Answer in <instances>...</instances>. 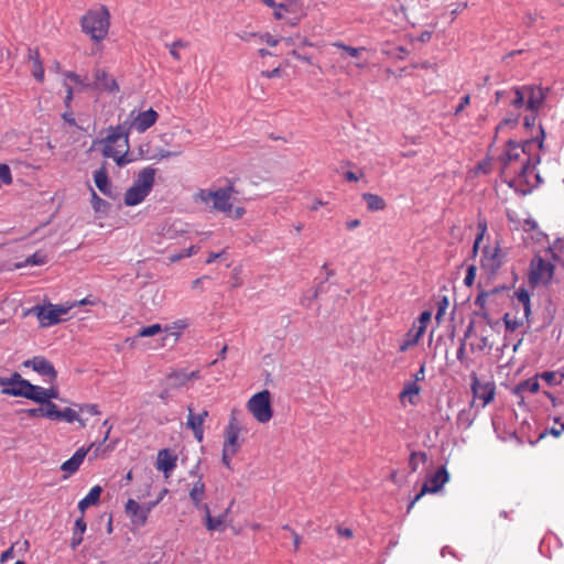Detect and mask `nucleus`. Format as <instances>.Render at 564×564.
<instances>
[{
  "label": "nucleus",
  "mask_w": 564,
  "mask_h": 564,
  "mask_svg": "<svg viewBox=\"0 0 564 564\" xmlns=\"http://www.w3.org/2000/svg\"><path fill=\"white\" fill-rule=\"evenodd\" d=\"M542 148L543 140H527L523 143L512 140L507 142L500 163L502 180L509 187L525 195L540 184V175L535 172L540 158L532 155V151Z\"/></svg>",
  "instance_id": "obj_1"
},
{
  "label": "nucleus",
  "mask_w": 564,
  "mask_h": 564,
  "mask_svg": "<svg viewBox=\"0 0 564 564\" xmlns=\"http://www.w3.org/2000/svg\"><path fill=\"white\" fill-rule=\"evenodd\" d=\"M237 193L232 182H229L227 187L212 189H198L193 195V202L203 204L213 212H219L228 218L238 220L243 217L246 209L242 206H234L231 203L232 194Z\"/></svg>",
  "instance_id": "obj_2"
},
{
  "label": "nucleus",
  "mask_w": 564,
  "mask_h": 564,
  "mask_svg": "<svg viewBox=\"0 0 564 564\" xmlns=\"http://www.w3.org/2000/svg\"><path fill=\"white\" fill-rule=\"evenodd\" d=\"M100 143L102 144V155L111 158L117 165L123 166L130 162L127 159L129 153V129H127V123L110 127Z\"/></svg>",
  "instance_id": "obj_3"
},
{
  "label": "nucleus",
  "mask_w": 564,
  "mask_h": 564,
  "mask_svg": "<svg viewBox=\"0 0 564 564\" xmlns=\"http://www.w3.org/2000/svg\"><path fill=\"white\" fill-rule=\"evenodd\" d=\"M82 31L95 43L102 42L110 28V12L105 6L88 10L80 19Z\"/></svg>",
  "instance_id": "obj_4"
},
{
  "label": "nucleus",
  "mask_w": 564,
  "mask_h": 564,
  "mask_svg": "<svg viewBox=\"0 0 564 564\" xmlns=\"http://www.w3.org/2000/svg\"><path fill=\"white\" fill-rule=\"evenodd\" d=\"M155 173L156 170L152 166L144 167L138 173L133 185L124 193L126 206H135L145 199L154 185Z\"/></svg>",
  "instance_id": "obj_5"
},
{
  "label": "nucleus",
  "mask_w": 564,
  "mask_h": 564,
  "mask_svg": "<svg viewBox=\"0 0 564 564\" xmlns=\"http://www.w3.org/2000/svg\"><path fill=\"white\" fill-rule=\"evenodd\" d=\"M531 313L530 308V295L525 290L516 292L513 300V310L507 312L503 316V322L508 330H516L528 322Z\"/></svg>",
  "instance_id": "obj_6"
},
{
  "label": "nucleus",
  "mask_w": 564,
  "mask_h": 564,
  "mask_svg": "<svg viewBox=\"0 0 564 564\" xmlns=\"http://www.w3.org/2000/svg\"><path fill=\"white\" fill-rule=\"evenodd\" d=\"M247 410L259 423H268L273 416L271 405V393L269 390H262L253 394L247 402Z\"/></svg>",
  "instance_id": "obj_7"
},
{
  "label": "nucleus",
  "mask_w": 564,
  "mask_h": 564,
  "mask_svg": "<svg viewBox=\"0 0 564 564\" xmlns=\"http://www.w3.org/2000/svg\"><path fill=\"white\" fill-rule=\"evenodd\" d=\"M306 17L303 0H282L276 3L273 18L278 21L288 19L291 26L297 25Z\"/></svg>",
  "instance_id": "obj_8"
},
{
  "label": "nucleus",
  "mask_w": 564,
  "mask_h": 564,
  "mask_svg": "<svg viewBox=\"0 0 564 564\" xmlns=\"http://www.w3.org/2000/svg\"><path fill=\"white\" fill-rule=\"evenodd\" d=\"M555 265L550 260L536 254L532 258L529 269V281L532 285L547 284L554 274Z\"/></svg>",
  "instance_id": "obj_9"
},
{
  "label": "nucleus",
  "mask_w": 564,
  "mask_h": 564,
  "mask_svg": "<svg viewBox=\"0 0 564 564\" xmlns=\"http://www.w3.org/2000/svg\"><path fill=\"white\" fill-rule=\"evenodd\" d=\"M448 479L449 475L446 468L444 466L440 467L433 475L427 477L419 494L409 503L408 512H410L414 505L426 494L438 492L443 488V486L448 481Z\"/></svg>",
  "instance_id": "obj_10"
},
{
  "label": "nucleus",
  "mask_w": 564,
  "mask_h": 564,
  "mask_svg": "<svg viewBox=\"0 0 564 564\" xmlns=\"http://www.w3.org/2000/svg\"><path fill=\"white\" fill-rule=\"evenodd\" d=\"M471 392L475 399H479L482 402V408L494 401L496 395V384L494 381L481 382L475 372L470 376Z\"/></svg>",
  "instance_id": "obj_11"
},
{
  "label": "nucleus",
  "mask_w": 564,
  "mask_h": 564,
  "mask_svg": "<svg viewBox=\"0 0 564 564\" xmlns=\"http://www.w3.org/2000/svg\"><path fill=\"white\" fill-rule=\"evenodd\" d=\"M129 117L130 122H126L129 132L131 130L144 132L156 122L159 113L152 108H150L145 111H140L137 115L134 113V111H131Z\"/></svg>",
  "instance_id": "obj_12"
},
{
  "label": "nucleus",
  "mask_w": 564,
  "mask_h": 564,
  "mask_svg": "<svg viewBox=\"0 0 564 564\" xmlns=\"http://www.w3.org/2000/svg\"><path fill=\"white\" fill-rule=\"evenodd\" d=\"M29 381L23 379L20 373L14 372L10 377H0L1 392L12 397H25Z\"/></svg>",
  "instance_id": "obj_13"
},
{
  "label": "nucleus",
  "mask_w": 564,
  "mask_h": 564,
  "mask_svg": "<svg viewBox=\"0 0 564 564\" xmlns=\"http://www.w3.org/2000/svg\"><path fill=\"white\" fill-rule=\"evenodd\" d=\"M505 253L499 246L485 247L480 259V265L490 274H495L502 265Z\"/></svg>",
  "instance_id": "obj_14"
},
{
  "label": "nucleus",
  "mask_w": 564,
  "mask_h": 564,
  "mask_svg": "<svg viewBox=\"0 0 564 564\" xmlns=\"http://www.w3.org/2000/svg\"><path fill=\"white\" fill-rule=\"evenodd\" d=\"M198 379H200V371L198 369L191 372H187L184 369L175 370L169 373L166 377L169 386L172 389H182L188 387L191 383Z\"/></svg>",
  "instance_id": "obj_15"
},
{
  "label": "nucleus",
  "mask_w": 564,
  "mask_h": 564,
  "mask_svg": "<svg viewBox=\"0 0 564 564\" xmlns=\"http://www.w3.org/2000/svg\"><path fill=\"white\" fill-rule=\"evenodd\" d=\"M126 514L129 517L132 525L142 528L149 518V508H143L135 500L129 499L124 506Z\"/></svg>",
  "instance_id": "obj_16"
},
{
  "label": "nucleus",
  "mask_w": 564,
  "mask_h": 564,
  "mask_svg": "<svg viewBox=\"0 0 564 564\" xmlns=\"http://www.w3.org/2000/svg\"><path fill=\"white\" fill-rule=\"evenodd\" d=\"M525 108L532 112L539 111L544 104L546 93L543 88L533 85H523Z\"/></svg>",
  "instance_id": "obj_17"
},
{
  "label": "nucleus",
  "mask_w": 564,
  "mask_h": 564,
  "mask_svg": "<svg viewBox=\"0 0 564 564\" xmlns=\"http://www.w3.org/2000/svg\"><path fill=\"white\" fill-rule=\"evenodd\" d=\"M330 46L335 47V48H337L339 51V58L341 61H345L346 58L350 57V58L355 59L354 65L357 68L362 69V68L367 67V63L360 61V56L366 51V47H364V46H360V47L349 46V45H346L345 43H343L340 41L333 42L330 44Z\"/></svg>",
  "instance_id": "obj_18"
},
{
  "label": "nucleus",
  "mask_w": 564,
  "mask_h": 564,
  "mask_svg": "<svg viewBox=\"0 0 564 564\" xmlns=\"http://www.w3.org/2000/svg\"><path fill=\"white\" fill-rule=\"evenodd\" d=\"M330 46L335 47V48H337L339 51V58L341 61H345L346 58L350 57V58L355 59L354 65L357 68L362 69V68L367 67V63L360 61V56L366 51V47H364V46H360V47L349 46V45H346L345 43H343L340 41L333 42L330 44Z\"/></svg>",
  "instance_id": "obj_19"
},
{
  "label": "nucleus",
  "mask_w": 564,
  "mask_h": 564,
  "mask_svg": "<svg viewBox=\"0 0 564 564\" xmlns=\"http://www.w3.org/2000/svg\"><path fill=\"white\" fill-rule=\"evenodd\" d=\"M330 46L335 47V48H337L339 51V58L341 61H345L346 58L350 57V58L355 59L354 65L357 68L362 69V68L367 67V63L360 61V56L366 51V47H364V46H360V47L349 46V45H346L345 43H343L340 41L333 42L330 44Z\"/></svg>",
  "instance_id": "obj_20"
},
{
  "label": "nucleus",
  "mask_w": 564,
  "mask_h": 564,
  "mask_svg": "<svg viewBox=\"0 0 564 564\" xmlns=\"http://www.w3.org/2000/svg\"><path fill=\"white\" fill-rule=\"evenodd\" d=\"M23 366L26 368L31 367L35 372L47 378L50 382H53L57 377V372L52 362L41 356L25 360Z\"/></svg>",
  "instance_id": "obj_21"
},
{
  "label": "nucleus",
  "mask_w": 564,
  "mask_h": 564,
  "mask_svg": "<svg viewBox=\"0 0 564 564\" xmlns=\"http://www.w3.org/2000/svg\"><path fill=\"white\" fill-rule=\"evenodd\" d=\"M208 416V411L204 410L202 413L195 415L193 412V408L188 406V416L186 421V425L194 433V437L198 442H203L204 438V422Z\"/></svg>",
  "instance_id": "obj_22"
},
{
  "label": "nucleus",
  "mask_w": 564,
  "mask_h": 564,
  "mask_svg": "<svg viewBox=\"0 0 564 564\" xmlns=\"http://www.w3.org/2000/svg\"><path fill=\"white\" fill-rule=\"evenodd\" d=\"M239 433L240 429L238 423L236 422L235 417H231L228 426L226 427L225 442L223 447L227 449H234V452L238 453L240 449Z\"/></svg>",
  "instance_id": "obj_23"
},
{
  "label": "nucleus",
  "mask_w": 564,
  "mask_h": 564,
  "mask_svg": "<svg viewBox=\"0 0 564 564\" xmlns=\"http://www.w3.org/2000/svg\"><path fill=\"white\" fill-rule=\"evenodd\" d=\"M177 457L170 449L164 448L158 453L156 468L166 477L175 469Z\"/></svg>",
  "instance_id": "obj_24"
},
{
  "label": "nucleus",
  "mask_w": 564,
  "mask_h": 564,
  "mask_svg": "<svg viewBox=\"0 0 564 564\" xmlns=\"http://www.w3.org/2000/svg\"><path fill=\"white\" fill-rule=\"evenodd\" d=\"M95 80H94V87L99 90H105L109 93H116L119 90V86L116 82V79L108 75L106 70L104 69H96L95 72Z\"/></svg>",
  "instance_id": "obj_25"
},
{
  "label": "nucleus",
  "mask_w": 564,
  "mask_h": 564,
  "mask_svg": "<svg viewBox=\"0 0 564 564\" xmlns=\"http://www.w3.org/2000/svg\"><path fill=\"white\" fill-rule=\"evenodd\" d=\"M93 446L94 444H90L87 448H78L69 459L62 464L61 469L66 471L68 475L76 473Z\"/></svg>",
  "instance_id": "obj_26"
},
{
  "label": "nucleus",
  "mask_w": 564,
  "mask_h": 564,
  "mask_svg": "<svg viewBox=\"0 0 564 564\" xmlns=\"http://www.w3.org/2000/svg\"><path fill=\"white\" fill-rule=\"evenodd\" d=\"M32 312L35 313L40 324L44 327L58 324L62 321V318H57L52 304L47 306H35L33 307Z\"/></svg>",
  "instance_id": "obj_27"
},
{
  "label": "nucleus",
  "mask_w": 564,
  "mask_h": 564,
  "mask_svg": "<svg viewBox=\"0 0 564 564\" xmlns=\"http://www.w3.org/2000/svg\"><path fill=\"white\" fill-rule=\"evenodd\" d=\"M423 334V326H416V324H413L400 344L399 351L405 352L409 348L417 345Z\"/></svg>",
  "instance_id": "obj_28"
},
{
  "label": "nucleus",
  "mask_w": 564,
  "mask_h": 564,
  "mask_svg": "<svg viewBox=\"0 0 564 564\" xmlns=\"http://www.w3.org/2000/svg\"><path fill=\"white\" fill-rule=\"evenodd\" d=\"M29 59L32 63V76L40 83L44 80V66L39 50H29Z\"/></svg>",
  "instance_id": "obj_29"
},
{
  "label": "nucleus",
  "mask_w": 564,
  "mask_h": 564,
  "mask_svg": "<svg viewBox=\"0 0 564 564\" xmlns=\"http://www.w3.org/2000/svg\"><path fill=\"white\" fill-rule=\"evenodd\" d=\"M421 393V387L416 382H406L399 394L400 401L403 402L405 399L411 405L417 403V397Z\"/></svg>",
  "instance_id": "obj_30"
},
{
  "label": "nucleus",
  "mask_w": 564,
  "mask_h": 564,
  "mask_svg": "<svg viewBox=\"0 0 564 564\" xmlns=\"http://www.w3.org/2000/svg\"><path fill=\"white\" fill-rule=\"evenodd\" d=\"M94 182L97 188L106 196H110L111 186L108 178V172L105 166H101L94 173Z\"/></svg>",
  "instance_id": "obj_31"
},
{
  "label": "nucleus",
  "mask_w": 564,
  "mask_h": 564,
  "mask_svg": "<svg viewBox=\"0 0 564 564\" xmlns=\"http://www.w3.org/2000/svg\"><path fill=\"white\" fill-rule=\"evenodd\" d=\"M101 487L94 486L89 492L78 502V509L84 512L88 507L98 503L101 495Z\"/></svg>",
  "instance_id": "obj_32"
},
{
  "label": "nucleus",
  "mask_w": 564,
  "mask_h": 564,
  "mask_svg": "<svg viewBox=\"0 0 564 564\" xmlns=\"http://www.w3.org/2000/svg\"><path fill=\"white\" fill-rule=\"evenodd\" d=\"M86 521L84 519V516H82L75 521V525L73 529V534L70 539V547L73 550L77 549V546L83 542V535L86 531Z\"/></svg>",
  "instance_id": "obj_33"
},
{
  "label": "nucleus",
  "mask_w": 564,
  "mask_h": 564,
  "mask_svg": "<svg viewBox=\"0 0 564 564\" xmlns=\"http://www.w3.org/2000/svg\"><path fill=\"white\" fill-rule=\"evenodd\" d=\"M205 482L203 481L202 476L198 477V479L193 482L192 488L189 489V498L194 506L200 505V502L205 498Z\"/></svg>",
  "instance_id": "obj_34"
},
{
  "label": "nucleus",
  "mask_w": 564,
  "mask_h": 564,
  "mask_svg": "<svg viewBox=\"0 0 564 564\" xmlns=\"http://www.w3.org/2000/svg\"><path fill=\"white\" fill-rule=\"evenodd\" d=\"M507 97L510 100V105L516 109H520L525 106L523 86H516L510 88L508 90Z\"/></svg>",
  "instance_id": "obj_35"
},
{
  "label": "nucleus",
  "mask_w": 564,
  "mask_h": 564,
  "mask_svg": "<svg viewBox=\"0 0 564 564\" xmlns=\"http://www.w3.org/2000/svg\"><path fill=\"white\" fill-rule=\"evenodd\" d=\"M362 199L366 202L367 208L370 212L383 210L387 206L386 200L377 194L365 193L362 194Z\"/></svg>",
  "instance_id": "obj_36"
},
{
  "label": "nucleus",
  "mask_w": 564,
  "mask_h": 564,
  "mask_svg": "<svg viewBox=\"0 0 564 564\" xmlns=\"http://www.w3.org/2000/svg\"><path fill=\"white\" fill-rule=\"evenodd\" d=\"M58 420H63L67 423H73L77 421L82 427L86 426V419L80 416L79 410L76 411L72 408H65L64 410H59Z\"/></svg>",
  "instance_id": "obj_37"
},
{
  "label": "nucleus",
  "mask_w": 564,
  "mask_h": 564,
  "mask_svg": "<svg viewBox=\"0 0 564 564\" xmlns=\"http://www.w3.org/2000/svg\"><path fill=\"white\" fill-rule=\"evenodd\" d=\"M165 46L169 48V53H170L171 57L175 62H181L182 61L181 50L188 48L189 42L184 39H177L170 44H165Z\"/></svg>",
  "instance_id": "obj_38"
},
{
  "label": "nucleus",
  "mask_w": 564,
  "mask_h": 564,
  "mask_svg": "<svg viewBox=\"0 0 564 564\" xmlns=\"http://www.w3.org/2000/svg\"><path fill=\"white\" fill-rule=\"evenodd\" d=\"M44 388L29 382L26 386V394L24 398L37 403H44Z\"/></svg>",
  "instance_id": "obj_39"
},
{
  "label": "nucleus",
  "mask_w": 564,
  "mask_h": 564,
  "mask_svg": "<svg viewBox=\"0 0 564 564\" xmlns=\"http://www.w3.org/2000/svg\"><path fill=\"white\" fill-rule=\"evenodd\" d=\"M226 513L218 517L208 516L204 524L208 531H224L225 530Z\"/></svg>",
  "instance_id": "obj_40"
},
{
  "label": "nucleus",
  "mask_w": 564,
  "mask_h": 564,
  "mask_svg": "<svg viewBox=\"0 0 564 564\" xmlns=\"http://www.w3.org/2000/svg\"><path fill=\"white\" fill-rule=\"evenodd\" d=\"M540 389V383L536 378H531L525 381L520 382L516 389L514 394L519 395L522 392L529 391L531 393H536Z\"/></svg>",
  "instance_id": "obj_41"
},
{
  "label": "nucleus",
  "mask_w": 564,
  "mask_h": 564,
  "mask_svg": "<svg viewBox=\"0 0 564 564\" xmlns=\"http://www.w3.org/2000/svg\"><path fill=\"white\" fill-rule=\"evenodd\" d=\"M188 326L185 319H178L171 325H166L164 330L174 337V340H177L182 334V332Z\"/></svg>",
  "instance_id": "obj_42"
},
{
  "label": "nucleus",
  "mask_w": 564,
  "mask_h": 564,
  "mask_svg": "<svg viewBox=\"0 0 564 564\" xmlns=\"http://www.w3.org/2000/svg\"><path fill=\"white\" fill-rule=\"evenodd\" d=\"M427 460V455L424 452H413L409 458V467L411 471L415 473L421 464Z\"/></svg>",
  "instance_id": "obj_43"
},
{
  "label": "nucleus",
  "mask_w": 564,
  "mask_h": 564,
  "mask_svg": "<svg viewBox=\"0 0 564 564\" xmlns=\"http://www.w3.org/2000/svg\"><path fill=\"white\" fill-rule=\"evenodd\" d=\"M91 206L96 213H105L109 207V204L100 198L91 188Z\"/></svg>",
  "instance_id": "obj_44"
},
{
  "label": "nucleus",
  "mask_w": 564,
  "mask_h": 564,
  "mask_svg": "<svg viewBox=\"0 0 564 564\" xmlns=\"http://www.w3.org/2000/svg\"><path fill=\"white\" fill-rule=\"evenodd\" d=\"M181 153H182V151H173L172 152V151L161 149V150L154 151L153 153L149 154L148 159L160 161V160L167 159L171 156H178V155H181Z\"/></svg>",
  "instance_id": "obj_45"
},
{
  "label": "nucleus",
  "mask_w": 564,
  "mask_h": 564,
  "mask_svg": "<svg viewBox=\"0 0 564 564\" xmlns=\"http://www.w3.org/2000/svg\"><path fill=\"white\" fill-rule=\"evenodd\" d=\"M563 432H564V423L561 422L558 417H555L554 425L550 430L542 433L540 435V438H543L547 433L554 437H560L563 434Z\"/></svg>",
  "instance_id": "obj_46"
},
{
  "label": "nucleus",
  "mask_w": 564,
  "mask_h": 564,
  "mask_svg": "<svg viewBox=\"0 0 564 564\" xmlns=\"http://www.w3.org/2000/svg\"><path fill=\"white\" fill-rule=\"evenodd\" d=\"M44 416L48 417L51 420H58L59 410L57 409L56 404L53 402H44Z\"/></svg>",
  "instance_id": "obj_47"
},
{
  "label": "nucleus",
  "mask_w": 564,
  "mask_h": 564,
  "mask_svg": "<svg viewBox=\"0 0 564 564\" xmlns=\"http://www.w3.org/2000/svg\"><path fill=\"white\" fill-rule=\"evenodd\" d=\"M162 332V327L160 324H153V325H150V326H147V327H142L139 333H138V336L139 337H152L159 333Z\"/></svg>",
  "instance_id": "obj_48"
},
{
  "label": "nucleus",
  "mask_w": 564,
  "mask_h": 564,
  "mask_svg": "<svg viewBox=\"0 0 564 564\" xmlns=\"http://www.w3.org/2000/svg\"><path fill=\"white\" fill-rule=\"evenodd\" d=\"M46 256L41 252H35L32 256L28 257L25 260V264L28 265H41L46 263Z\"/></svg>",
  "instance_id": "obj_49"
},
{
  "label": "nucleus",
  "mask_w": 564,
  "mask_h": 564,
  "mask_svg": "<svg viewBox=\"0 0 564 564\" xmlns=\"http://www.w3.org/2000/svg\"><path fill=\"white\" fill-rule=\"evenodd\" d=\"M0 180L6 185H10L12 183L13 178L8 164L0 163Z\"/></svg>",
  "instance_id": "obj_50"
},
{
  "label": "nucleus",
  "mask_w": 564,
  "mask_h": 564,
  "mask_svg": "<svg viewBox=\"0 0 564 564\" xmlns=\"http://www.w3.org/2000/svg\"><path fill=\"white\" fill-rule=\"evenodd\" d=\"M80 416L84 415H98L100 412L97 404H84L79 406Z\"/></svg>",
  "instance_id": "obj_51"
},
{
  "label": "nucleus",
  "mask_w": 564,
  "mask_h": 564,
  "mask_svg": "<svg viewBox=\"0 0 564 564\" xmlns=\"http://www.w3.org/2000/svg\"><path fill=\"white\" fill-rule=\"evenodd\" d=\"M259 41L260 42H264L269 46L274 47V46H276L279 44L280 39L271 35L269 32H265V33H260Z\"/></svg>",
  "instance_id": "obj_52"
},
{
  "label": "nucleus",
  "mask_w": 564,
  "mask_h": 564,
  "mask_svg": "<svg viewBox=\"0 0 564 564\" xmlns=\"http://www.w3.org/2000/svg\"><path fill=\"white\" fill-rule=\"evenodd\" d=\"M52 307H53L55 314L57 315V318H62V316L66 315L74 307V305L72 303L70 304H61V305L52 304Z\"/></svg>",
  "instance_id": "obj_53"
},
{
  "label": "nucleus",
  "mask_w": 564,
  "mask_h": 564,
  "mask_svg": "<svg viewBox=\"0 0 564 564\" xmlns=\"http://www.w3.org/2000/svg\"><path fill=\"white\" fill-rule=\"evenodd\" d=\"M52 307H53L55 314L57 315V318H62V316L66 315L74 307V305L72 303L70 304H61V305L52 304Z\"/></svg>",
  "instance_id": "obj_54"
},
{
  "label": "nucleus",
  "mask_w": 564,
  "mask_h": 564,
  "mask_svg": "<svg viewBox=\"0 0 564 564\" xmlns=\"http://www.w3.org/2000/svg\"><path fill=\"white\" fill-rule=\"evenodd\" d=\"M64 76L68 79H70L72 82H74L75 84L79 85L82 88L86 89V88H89L90 85L85 83L79 75H77L76 73L74 72H66L64 74Z\"/></svg>",
  "instance_id": "obj_55"
},
{
  "label": "nucleus",
  "mask_w": 564,
  "mask_h": 564,
  "mask_svg": "<svg viewBox=\"0 0 564 564\" xmlns=\"http://www.w3.org/2000/svg\"><path fill=\"white\" fill-rule=\"evenodd\" d=\"M260 33L258 32H249V31H240L236 34V36L243 42H251L252 40H259Z\"/></svg>",
  "instance_id": "obj_56"
},
{
  "label": "nucleus",
  "mask_w": 564,
  "mask_h": 564,
  "mask_svg": "<svg viewBox=\"0 0 564 564\" xmlns=\"http://www.w3.org/2000/svg\"><path fill=\"white\" fill-rule=\"evenodd\" d=\"M476 271H477V269L474 264H471L467 268V272H466V275L464 279V283L466 286H471L474 284Z\"/></svg>",
  "instance_id": "obj_57"
},
{
  "label": "nucleus",
  "mask_w": 564,
  "mask_h": 564,
  "mask_svg": "<svg viewBox=\"0 0 564 564\" xmlns=\"http://www.w3.org/2000/svg\"><path fill=\"white\" fill-rule=\"evenodd\" d=\"M432 314L429 311H424L421 313L420 317L416 322L413 324H416V326H423V332L425 333L426 325L431 321Z\"/></svg>",
  "instance_id": "obj_58"
},
{
  "label": "nucleus",
  "mask_w": 564,
  "mask_h": 564,
  "mask_svg": "<svg viewBox=\"0 0 564 564\" xmlns=\"http://www.w3.org/2000/svg\"><path fill=\"white\" fill-rule=\"evenodd\" d=\"M237 453L234 452V449H227V448H224L223 447V457H221V460L224 463V465L228 468V469H232L231 467V457L235 456Z\"/></svg>",
  "instance_id": "obj_59"
},
{
  "label": "nucleus",
  "mask_w": 564,
  "mask_h": 564,
  "mask_svg": "<svg viewBox=\"0 0 564 564\" xmlns=\"http://www.w3.org/2000/svg\"><path fill=\"white\" fill-rule=\"evenodd\" d=\"M518 124V119L517 118H507L505 120H502L496 128V132L498 133L499 131L503 130L506 127H516Z\"/></svg>",
  "instance_id": "obj_60"
},
{
  "label": "nucleus",
  "mask_w": 564,
  "mask_h": 564,
  "mask_svg": "<svg viewBox=\"0 0 564 564\" xmlns=\"http://www.w3.org/2000/svg\"><path fill=\"white\" fill-rule=\"evenodd\" d=\"M282 529L291 532L293 538L294 550L297 551L301 544V536L294 530H292L289 524L282 525Z\"/></svg>",
  "instance_id": "obj_61"
},
{
  "label": "nucleus",
  "mask_w": 564,
  "mask_h": 564,
  "mask_svg": "<svg viewBox=\"0 0 564 564\" xmlns=\"http://www.w3.org/2000/svg\"><path fill=\"white\" fill-rule=\"evenodd\" d=\"M488 296V292H480L475 300V305L478 306L480 310H484Z\"/></svg>",
  "instance_id": "obj_62"
},
{
  "label": "nucleus",
  "mask_w": 564,
  "mask_h": 564,
  "mask_svg": "<svg viewBox=\"0 0 564 564\" xmlns=\"http://www.w3.org/2000/svg\"><path fill=\"white\" fill-rule=\"evenodd\" d=\"M470 104V96L465 95L462 97L459 105L455 109V115L460 113Z\"/></svg>",
  "instance_id": "obj_63"
},
{
  "label": "nucleus",
  "mask_w": 564,
  "mask_h": 564,
  "mask_svg": "<svg viewBox=\"0 0 564 564\" xmlns=\"http://www.w3.org/2000/svg\"><path fill=\"white\" fill-rule=\"evenodd\" d=\"M44 402H51V399H56L58 397V391L54 387L44 389Z\"/></svg>",
  "instance_id": "obj_64"
}]
</instances>
